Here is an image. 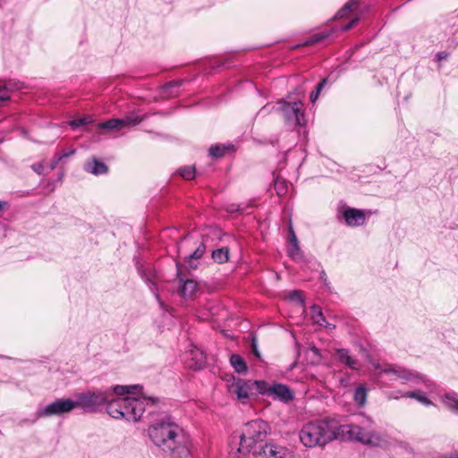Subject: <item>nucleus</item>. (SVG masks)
<instances>
[{"mask_svg":"<svg viewBox=\"0 0 458 458\" xmlns=\"http://www.w3.org/2000/svg\"><path fill=\"white\" fill-rule=\"evenodd\" d=\"M148 434L153 444L171 458H187L191 439L171 417L165 416L151 424Z\"/></svg>","mask_w":458,"mask_h":458,"instance_id":"obj_1","label":"nucleus"},{"mask_svg":"<svg viewBox=\"0 0 458 458\" xmlns=\"http://www.w3.org/2000/svg\"><path fill=\"white\" fill-rule=\"evenodd\" d=\"M374 421L369 417H362L360 421L352 424L337 423L338 438L354 440L371 447H384L388 445L385 435L373 428Z\"/></svg>","mask_w":458,"mask_h":458,"instance_id":"obj_2","label":"nucleus"},{"mask_svg":"<svg viewBox=\"0 0 458 458\" xmlns=\"http://www.w3.org/2000/svg\"><path fill=\"white\" fill-rule=\"evenodd\" d=\"M299 437L301 442L307 447L323 446L338 438L337 421L325 419L308 423L303 426Z\"/></svg>","mask_w":458,"mask_h":458,"instance_id":"obj_3","label":"nucleus"},{"mask_svg":"<svg viewBox=\"0 0 458 458\" xmlns=\"http://www.w3.org/2000/svg\"><path fill=\"white\" fill-rule=\"evenodd\" d=\"M153 402L151 398L113 397L112 394L109 398L106 411L114 419L137 421L142 416L146 404L153 403Z\"/></svg>","mask_w":458,"mask_h":458,"instance_id":"obj_4","label":"nucleus"},{"mask_svg":"<svg viewBox=\"0 0 458 458\" xmlns=\"http://www.w3.org/2000/svg\"><path fill=\"white\" fill-rule=\"evenodd\" d=\"M269 431V425L262 420L248 422L240 437L238 452L243 455L250 453L256 444L266 440Z\"/></svg>","mask_w":458,"mask_h":458,"instance_id":"obj_5","label":"nucleus"},{"mask_svg":"<svg viewBox=\"0 0 458 458\" xmlns=\"http://www.w3.org/2000/svg\"><path fill=\"white\" fill-rule=\"evenodd\" d=\"M371 365L374 369L377 371L378 376L386 375L389 377L390 380H400L403 384L416 381L420 378L416 372L408 370L395 364H382L378 361H373Z\"/></svg>","mask_w":458,"mask_h":458,"instance_id":"obj_6","label":"nucleus"},{"mask_svg":"<svg viewBox=\"0 0 458 458\" xmlns=\"http://www.w3.org/2000/svg\"><path fill=\"white\" fill-rule=\"evenodd\" d=\"M111 395L108 391L88 392L79 394L75 403L85 411L95 412L104 404H108Z\"/></svg>","mask_w":458,"mask_h":458,"instance_id":"obj_7","label":"nucleus"},{"mask_svg":"<svg viewBox=\"0 0 458 458\" xmlns=\"http://www.w3.org/2000/svg\"><path fill=\"white\" fill-rule=\"evenodd\" d=\"M301 102H286L280 101L277 103V110L282 112V114L290 125L303 126L306 124L305 114L302 111Z\"/></svg>","mask_w":458,"mask_h":458,"instance_id":"obj_8","label":"nucleus"},{"mask_svg":"<svg viewBox=\"0 0 458 458\" xmlns=\"http://www.w3.org/2000/svg\"><path fill=\"white\" fill-rule=\"evenodd\" d=\"M254 390L259 394L267 393V383L265 381H251L238 379L235 382V394L237 399L243 404L247 403L251 395L255 394Z\"/></svg>","mask_w":458,"mask_h":458,"instance_id":"obj_9","label":"nucleus"},{"mask_svg":"<svg viewBox=\"0 0 458 458\" xmlns=\"http://www.w3.org/2000/svg\"><path fill=\"white\" fill-rule=\"evenodd\" d=\"M77 407L75 401L71 399H57L55 402L39 408L37 411L38 418H47L52 416H62L71 412Z\"/></svg>","mask_w":458,"mask_h":458,"instance_id":"obj_10","label":"nucleus"},{"mask_svg":"<svg viewBox=\"0 0 458 458\" xmlns=\"http://www.w3.org/2000/svg\"><path fill=\"white\" fill-rule=\"evenodd\" d=\"M255 458H291V452L273 443L266 444L259 452H254Z\"/></svg>","mask_w":458,"mask_h":458,"instance_id":"obj_11","label":"nucleus"},{"mask_svg":"<svg viewBox=\"0 0 458 458\" xmlns=\"http://www.w3.org/2000/svg\"><path fill=\"white\" fill-rule=\"evenodd\" d=\"M342 216L346 225L351 227L362 225L366 220L364 211L354 208H344Z\"/></svg>","mask_w":458,"mask_h":458,"instance_id":"obj_12","label":"nucleus"},{"mask_svg":"<svg viewBox=\"0 0 458 458\" xmlns=\"http://www.w3.org/2000/svg\"><path fill=\"white\" fill-rule=\"evenodd\" d=\"M189 358L186 360L187 366L192 369H201L206 365V356L204 352L194 347L189 352Z\"/></svg>","mask_w":458,"mask_h":458,"instance_id":"obj_13","label":"nucleus"},{"mask_svg":"<svg viewBox=\"0 0 458 458\" xmlns=\"http://www.w3.org/2000/svg\"><path fill=\"white\" fill-rule=\"evenodd\" d=\"M177 276L180 281L179 294L184 299L192 298L197 291V282L193 279H185L181 276V273L178 271Z\"/></svg>","mask_w":458,"mask_h":458,"instance_id":"obj_14","label":"nucleus"},{"mask_svg":"<svg viewBox=\"0 0 458 458\" xmlns=\"http://www.w3.org/2000/svg\"><path fill=\"white\" fill-rule=\"evenodd\" d=\"M267 392L274 394L280 401L284 403H288L293 399V393L291 392L290 388L285 385L276 384L274 385L273 386H268V385L267 384Z\"/></svg>","mask_w":458,"mask_h":458,"instance_id":"obj_15","label":"nucleus"},{"mask_svg":"<svg viewBox=\"0 0 458 458\" xmlns=\"http://www.w3.org/2000/svg\"><path fill=\"white\" fill-rule=\"evenodd\" d=\"M336 356L341 363L346 365L350 369L355 370L360 369L359 360L350 355L349 350L344 348L337 349Z\"/></svg>","mask_w":458,"mask_h":458,"instance_id":"obj_16","label":"nucleus"},{"mask_svg":"<svg viewBox=\"0 0 458 458\" xmlns=\"http://www.w3.org/2000/svg\"><path fill=\"white\" fill-rule=\"evenodd\" d=\"M335 32V29H327L323 31L315 33L311 35L309 39H307L302 46H309L318 43H322L329 38Z\"/></svg>","mask_w":458,"mask_h":458,"instance_id":"obj_17","label":"nucleus"},{"mask_svg":"<svg viewBox=\"0 0 458 458\" xmlns=\"http://www.w3.org/2000/svg\"><path fill=\"white\" fill-rule=\"evenodd\" d=\"M442 403L453 412L458 413V394L454 391L445 393L441 397Z\"/></svg>","mask_w":458,"mask_h":458,"instance_id":"obj_18","label":"nucleus"},{"mask_svg":"<svg viewBox=\"0 0 458 458\" xmlns=\"http://www.w3.org/2000/svg\"><path fill=\"white\" fill-rule=\"evenodd\" d=\"M84 168L88 173L95 175L104 174L107 172V166L103 162L96 158L91 162L87 163Z\"/></svg>","mask_w":458,"mask_h":458,"instance_id":"obj_19","label":"nucleus"},{"mask_svg":"<svg viewBox=\"0 0 458 458\" xmlns=\"http://www.w3.org/2000/svg\"><path fill=\"white\" fill-rule=\"evenodd\" d=\"M231 367L239 374H246L248 370L246 361L239 354H231Z\"/></svg>","mask_w":458,"mask_h":458,"instance_id":"obj_20","label":"nucleus"},{"mask_svg":"<svg viewBox=\"0 0 458 458\" xmlns=\"http://www.w3.org/2000/svg\"><path fill=\"white\" fill-rule=\"evenodd\" d=\"M402 396L415 399L425 406H430L433 404L428 396L420 390L409 391L404 393Z\"/></svg>","mask_w":458,"mask_h":458,"instance_id":"obj_21","label":"nucleus"},{"mask_svg":"<svg viewBox=\"0 0 458 458\" xmlns=\"http://www.w3.org/2000/svg\"><path fill=\"white\" fill-rule=\"evenodd\" d=\"M288 256L296 262L303 260L304 256L301 251L299 242H291L287 248Z\"/></svg>","mask_w":458,"mask_h":458,"instance_id":"obj_22","label":"nucleus"},{"mask_svg":"<svg viewBox=\"0 0 458 458\" xmlns=\"http://www.w3.org/2000/svg\"><path fill=\"white\" fill-rule=\"evenodd\" d=\"M212 259L215 262L222 264L229 259V249L227 247L219 248L213 250Z\"/></svg>","mask_w":458,"mask_h":458,"instance_id":"obj_23","label":"nucleus"},{"mask_svg":"<svg viewBox=\"0 0 458 458\" xmlns=\"http://www.w3.org/2000/svg\"><path fill=\"white\" fill-rule=\"evenodd\" d=\"M206 247L203 243H200L197 249L193 251V253L190 254L187 259L186 262L188 263L189 267L191 268H196L197 265L193 263V259H200L203 254L205 253Z\"/></svg>","mask_w":458,"mask_h":458,"instance_id":"obj_24","label":"nucleus"},{"mask_svg":"<svg viewBox=\"0 0 458 458\" xmlns=\"http://www.w3.org/2000/svg\"><path fill=\"white\" fill-rule=\"evenodd\" d=\"M120 121L122 122L121 125L122 128L123 129L139 124L142 121V118L140 117L137 114L131 113L126 115L125 117L120 119Z\"/></svg>","mask_w":458,"mask_h":458,"instance_id":"obj_25","label":"nucleus"},{"mask_svg":"<svg viewBox=\"0 0 458 458\" xmlns=\"http://www.w3.org/2000/svg\"><path fill=\"white\" fill-rule=\"evenodd\" d=\"M288 182L284 178L279 176L276 177L274 180V188L276 194L280 197L284 196L288 191Z\"/></svg>","mask_w":458,"mask_h":458,"instance_id":"obj_26","label":"nucleus"},{"mask_svg":"<svg viewBox=\"0 0 458 458\" xmlns=\"http://www.w3.org/2000/svg\"><path fill=\"white\" fill-rule=\"evenodd\" d=\"M368 390L364 386L356 388L353 398L359 406H364L367 402Z\"/></svg>","mask_w":458,"mask_h":458,"instance_id":"obj_27","label":"nucleus"},{"mask_svg":"<svg viewBox=\"0 0 458 458\" xmlns=\"http://www.w3.org/2000/svg\"><path fill=\"white\" fill-rule=\"evenodd\" d=\"M14 84L11 81L0 84V106L11 98L10 92L13 89Z\"/></svg>","mask_w":458,"mask_h":458,"instance_id":"obj_28","label":"nucleus"},{"mask_svg":"<svg viewBox=\"0 0 458 458\" xmlns=\"http://www.w3.org/2000/svg\"><path fill=\"white\" fill-rule=\"evenodd\" d=\"M361 0H350L347 2L344 7L337 12L335 14V18H343L348 13L353 12L356 7L360 4Z\"/></svg>","mask_w":458,"mask_h":458,"instance_id":"obj_29","label":"nucleus"},{"mask_svg":"<svg viewBox=\"0 0 458 458\" xmlns=\"http://www.w3.org/2000/svg\"><path fill=\"white\" fill-rule=\"evenodd\" d=\"M311 318L313 322L319 326H323L324 323L326 322V318L323 315L322 310L317 305H313L311 307Z\"/></svg>","mask_w":458,"mask_h":458,"instance_id":"obj_30","label":"nucleus"},{"mask_svg":"<svg viewBox=\"0 0 458 458\" xmlns=\"http://www.w3.org/2000/svg\"><path fill=\"white\" fill-rule=\"evenodd\" d=\"M229 148L226 145H213L209 148V156L213 158L222 157Z\"/></svg>","mask_w":458,"mask_h":458,"instance_id":"obj_31","label":"nucleus"},{"mask_svg":"<svg viewBox=\"0 0 458 458\" xmlns=\"http://www.w3.org/2000/svg\"><path fill=\"white\" fill-rule=\"evenodd\" d=\"M122 122L120 121V119H110L105 123H101L98 124V128L100 129H106V130H110V131H114V130H122V125H121Z\"/></svg>","mask_w":458,"mask_h":458,"instance_id":"obj_32","label":"nucleus"},{"mask_svg":"<svg viewBox=\"0 0 458 458\" xmlns=\"http://www.w3.org/2000/svg\"><path fill=\"white\" fill-rule=\"evenodd\" d=\"M138 386H115L113 391H109L113 396L115 394L116 397H123V395L130 394L131 389L136 388Z\"/></svg>","mask_w":458,"mask_h":458,"instance_id":"obj_33","label":"nucleus"},{"mask_svg":"<svg viewBox=\"0 0 458 458\" xmlns=\"http://www.w3.org/2000/svg\"><path fill=\"white\" fill-rule=\"evenodd\" d=\"M178 174L185 180H191L195 176V167L191 165L181 167Z\"/></svg>","mask_w":458,"mask_h":458,"instance_id":"obj_34","label":"nucleus"},{"mask_svg":"<svg viewBox=\"0 0 458 458\" xmlns=\"http://www.w3.org/2000/svg\"><path fill=\"white\" fill-rule=\"evenodd\" d=\"M327 82V79H323L319 83L317 84L315 90L310 93L311 102L314 103L318 99L321 90L326 86Z\"/></svg>","mask_w":458,"mask_h":458,"instance_id":"obj_35","label":"nucleus"},{"mask_svg":"<svg viewBox=\"0 0 458 458\" xmlns=\"http://www.w3.org/2000/svg\"><path fill=\"white\" fill-rule=\"evenodd\" d=\"M92 123L90 116H85L79 119H74L69 122V125L72 128H77Z\"/></svg>","mask_w":458,"mask_h":458,"instance_id":"obj_36","label":"nucleus"},{"mask_svg":"<svg viewBox=\"0 0 458 458\" xmlns=\"http://www.w3.org/2000/svg\"><path fill=\"white\" fill-rule=\"evenodd\" d=\"M289 298H290V300L296 301L300 303L303 302L302 294H301V292H300V291L292 292L289 295Z\"/></svg>","mask_w":458,"mask_h":458,"instance_id":"obj_37","label":"nucleus"},{"mask_svg":"<svg viewBox=\"0 0 458 458\" xmlns=\"http://www.w3.org/2000/svg\"><path fill=\"white\" fill-rule=\"evenodd\" d=\"M359 18L358 17H355L353 19H352L347 24H345L344 26L341 27V30L342 31H346V30H349L350 29H352L355 24L358 23L359 21Z\"/></svg>","mask_w":458,"mask_h":458,"instance_id":"obj_38","label":"nucleus"},{"mask_svg":"<svg viewBox=\"0 0 458 458\" xmlns=\"http://www.w3.org/2000/svg\"><path fill=\"white\" fill-rule=\"evenodd\" d=\"M250 208L249 206H242V204H231V209H230V212L231 214L233 213V212H242L244 211L246 208Z\"/></svg>","mask_w":458,"mask_h":458,"instance_id":"obj_39","label":"nucleus"},{"mask_svg":"<svg viewBox=\"0 0 458 458\" xmlns=\"http://www.w3.org/2000/svg\"><path fill=\"white\" fill-rule=\"evenodd\" d=\"M309 352H312L316 357V361H318L321 357L320 350L317 348L315 345L310 346L309 348Z\"/></svg>","mask_w":458,"mask_h":458,"instance_id":"obj_40","label":"nucleus"},{"mask_svg":"<svg viewBox=\"0 0 458 458\" xmlns=\"http://www.w3.org/2000/svg\"><path fill=\"white\" fill-rule=\"evenodd\" d=\"M298 239L297 236L293 229L292 226L289 227V243L291 242H297Z\"/></svg>","mask_w":458,"mask_h":458,"instance_id":"obj_41","label":"nucleus"},{"mask_svg":"<svg viewBox=\"0 0 458 458\" xmlns=\"http://www.w3.org/2000/svg\"><path fill=\"white\" fill-rule=\"evenodd\" d=\"M31 167L38 174H41L43 173L44 166L41 163L34 164Z\"/></svg>","mask_w":458,"mask_h":458,"instance_id":"obj_42","label":"nucleus"},{"mask_svg":"<svg viewBox=\"0 0 458 458\" xmlns=\"http://www.w3.org/2000/svg\"><path fill=\"white\" fill-rule=\"evenodd\" d=\"M61 161V157H57L56 156L51 160L50 164H49V168L50 170H54L58 163Z\"/></svg>","mask_w":458,"mask_h":458,"instance_id":"obj_43","label":"nucleus"},{"mask_svg":"<svg viewBox=\"0 0 458 458\" xmlns=\"http://www.w3.org/2000/svg\"><path fill=\"white\" fill-rule=\"evenodd\" d=\"M74 154V150H70L68 152H64V153H61V154H57L56 157H61V160L64 157H70L71 155Z\"/></svg>","mask_w":458,"mask_h":458,"instance_id":"obj_44","label":"nucleus"},{"mask_svg":"<svg viewBox=\"0 0 458 458\" xmlns=\"http://www.w3.org/2000/svg\"><path fill=\"white\" fill-rule=\"evenodd\" d=\"M319 279L324 282V284L327 283V277L325 271H321L319 275Z\"/></svg>","mask_w":458,"mask_h":458,"instance_id":"obj_45","label":"nucleus"},{"mask_svg":"<svg viewBox=\"0 0 458 458\" xmlns=\"http://www.w3.org/2000/svg\"><path fill=\"white\" fill-rule=\"evenodd\" d=\"M181 83H182L181 81H172V82H169L168 84H166L165 88L168 89V88L174 87V86L178 87L181 85Z\"/></svg>","mask_w":458,"mask_h":458,"instance_id":"obj_46","label":"nucleus"},{"mask_svg":"<svg viewBox=\"0 0 458 458\" xmlns=\"http://www.w3.org/2000/svg\"><path fill=\"white\" fill-rule=\"evenodd\" d=\"M323 327H325L326 328L329 329V330H333L335 328V326L331 324V323H328L327 320L326 322L324 323Z\"/></svg>","mask_w":458,"mask_h":458,"instance_id":"obj_47","label":"nucleus"},{"mask_svg":"<svg viewBox=\"0 0 458 458\" xmlns=\"http://www.w3.org/2000/svg\"><path fill=\"white\" fill-rule=\"evenodd\" d=\"M436 57H438V58H441V57H447V54H445V52H438V53L436 55Z\"/></svg>","mask_w":458,"mask_h":458,"instance_id":"obj_48","label":"nucleus"},{"mask_svg":"<svg viewBox=\"0 0 458 458\" xmlns=\"http://www.w3.org/2000/svg\"><path fill=\"white\" fill-rule=\"evenodd\" d=\"M447 59H442V58H439V59H437L436 60V65H437L438 67L441 65V63L443 61H446Z\"/></svg>","mask_w":458,"mask_h":458,"instance_id":"obj_49","label":"nucleus"},{"mask_svg":"<svg viewBox=\"0 0 458 458\" xmlns=\"http://www.w3.org/2000/svg\"><path fill=\"white\" fill-rule=\"evenodd\" d=\"M6 202L0 200V211H2L5 206Z\"/></svg>","mask_w":458,"mask_h":458,"instance_id":"obj_50","label":"nucleus"},{"mask_svg":"<svg viewBox=\"0 0 458 458\" xmlns=\"http://www.w3.org/2000/svg\"><path fill=\"white\" fill-rule=\"evenodd\" d=\"M388 399H398V396H394L392 394H389Z\"/></svg>","mask_w":458,"mask_h":458,"instance_id":"obj_51","label":"nucleus"},{"mask_svg":"<svg viewBox=\"0 0 458 458\" xmlns=\"http://www.w3.org/2000/svg\"><path fill=\"white\" fill-rule=\"evenodd\" d=\"M221 333H222L225 336H227V335H226V330L222 329V330H221Z\"/></svg>","mask_w":458,"mask_h":458,"instance_id":"obj_52","label":"nucleus"},{"mask_svg":"<svg viewBox=\"0 0 458 458\" xmlns=\"http://www.w3.org/2000/svg\"><path fill=\"white\" fill-rule=\"evenodd\" d=\"M253 351H254V353H255L256 355H259V353H258V352H257V350H256V346H255L254 344H253Z\"/></svg>","mask_w":458,"mask_h":458,"instance_id":"obj_53","label":"nucleus"},{"mask_svg":"<svg viewBox=\"0 0 458 458\" xmlns=\"http://www.w3.org/2000/svg\"><path fill=\"white\" fill-rule=\"evenodd\" d=\"M156 298H157V300H159V297H158V295H157V294H156ZM159 301V302H160V304L162 305V302H161L160 301Z\"/></svg>","mask_w":458,"mask_h":458,"instance_id":"obj_54","label":"nucleus"},{"mask_svg":"<svg viewBox=\"0 0 458 458\" xmlns=\"http://www.w3.org/2000/svg\"><path fill=\"white\" fill-rule=\"evenodd\" d=\"M230 149H231V152L233 150V145H231Z\"/></svg>","mask_w":458,"mask_h":458,"instance_id":"obj_55","label":"nucleus"}]
</instances>
